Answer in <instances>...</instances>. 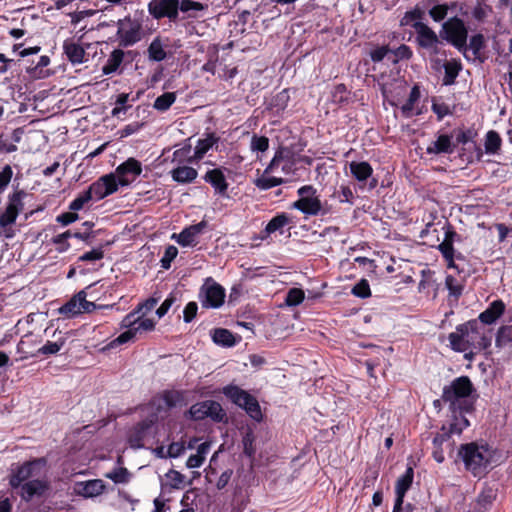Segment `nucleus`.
<instances>
[{
	"instance_id": "obj_32",
	"label": "nucleus",
	"mask_w": 512,
	"mask_h": 512,
	"mask_svg": "<svg viewBox=\"0 0 512 512\" xmlns=\"http://www.w3.org/2000/svg\"><path fill=\"white\" fill-rule=\"evenodd\" d=\"M213 341L221 346L232 347L236 343L235 336L227 329H215L212 332Z\"/></svg>"
},
{
	"instance_id": "obj_40",
	"label": "nucleus",
	"mask_w": 512,
	"mask_h": 512,
	"mask_svg": "<svg viewBox=\"0 0 512 512\" xmlns=\"http://www.w3.org/2000/svg\"><path fill=\"white\" fill-rule=\"evenodd\" d=\"M501 146V138L499 134L493 130L486 134L485 138V151L489 154L496 153Z\"/></svg>"
},
{
	"instance_id": "obj_20",
	"label": "nucleus",
	"mask_w": 512,
	"mask_h": 512,
	"mask_svg": "<svg viewBox=\"0 0 512 512\" xmlns=\"http://www.w3.org/2000/svg\"><path fill=\"white\" fill-rule=\"evenodd\" d=\"M206 222L201 221L183 229L179 234L174 233L171 238L183 247H194L198 244L199 236L206 228Z\"/></svg>"
},
{
	"instance_id": "obj_38",
	"label": "nucleus",
	"mask_w": 512,
	"mask_h": 512,
	"mask_svg": "<svg viewBox=\"0 0 512 512\" xmlns=\"http://www.w3.org/2000/svg\"><path fill=\"white\" fill-rule=\"evenodd\" d=\"M463 411L453 412V420L450 423L449 433L460 434L469 426L468 419L462 414Z\"/></svg>"
},
{
	"instance_id": "obj_33",
	"label": "nucleus",
	"mask_w": 512,
	"mask_h": 512,
	"mask_svg": "<svg viewBox=\"0 0 512 512\" xmlns=\"http://www.w3.org/2000/svg\"><path fill=\"white\" fill-rule=\"evenodd\" d=\"M124 52L120 49L114 50L109 58L107 59V62L102 68L103 74L109 75L111 73H114L120 66V64L123 61Z\"/></svg>"
},
{
	"instance_id": "obj_58",
	"label": "nucleus",
	"mask_w": 512,
	"mask_h": 512,
	"mask_svg": "<svg viewBox=\"0 0 512 512\" xmlns=\"http://www.w3.org/2000/svg\"><path fill=\"white\" fill-rule=\"evenodd\" d=\"M185 451V445L182 442H174L167 448V455L170 458H176L182 455Z\"/></svg>"
},
{
	"instance_id": "obj_1",
	"label": "nucleus",
	"mask_w": 512,
	"mask_h": 512,
	"mask_svg": "<svg viewBox=\"0 0 512 512\" xmlns=\"http://www.w3.org/2000/svg\"><path fill=\"white\" fill-rule=\"evenodd\" d=\"M186 403L185 394L182 391L170 390L155 396L145 408L149 418L135 426L128 434V443L132 448H141L144 439L150 434L152 426L163 418L167 410L182 406Z\"/></svg>"
},
{
	"instance_id": "obj_24",
	"label": "nucleus",
	"mask_w": 512,
	"mask_h": 512,
	"mask_svg": "<svg viewBox=\"0 0 512 512\" xmlns=\"http://www.w3.org/2000/svg\"><path fill=\"white\" fill-rule=\"evenodd\" d=\"M454 145L452 137L446 134L439 135L435 141H432L427 147L429 154L452 153Z\"/></svg>"
},
{
	"instance_id": "obj_7",
	"label": "nucleus",
	"mask_w": 512,
	"mask_h": 512,
	"mask_svg": "<svg viewBox=\"0 0 512 512\" xmlns=\"http://www.w3.org/2000/svg\"><path fill=\"white\" fill-rule=\"evenodd\" d=\"M223 394L237 406L243 408L251 418L261 420L262 412L258 401L245 390L235 385H228L223 388Z\"/></svg>"
},
{
	"instance_id": "obj_15",
	"label": "nucleus",
	"mask_w": 512,
	"mask_h": 512,
	"mask_svg": "<svg viewBox=\"0 0 512 512\" xmlns=\"http://www.w3.org/2000/svg\"><path fill=\"white\" fill-rule=\"evenodd\" d=\"M95 308L96 305L93 302L86 300V293L80 291L59 308V313L68 318H72L84 312H92Z\"/></svg>"
},
{
	"instance_id": "obj_52",
	"label": "nucleus",
	"mask_w": 512,
	"mask_h": 512,
	"mask_svg": "<svg viewBox=\"0 0 512 512\" xmlns=\"http://www.w3.org/2000/svg\"><path fill=\"white\" fill-rule=\"evenodd\" d=\"M64 343V339L55 342L48 341L39 349V353L44 355L56 354L63 347Z\"/></svg>"
},
{
	"instance_id": "obj_16",
	"label": "nucleus",
	"mask_w": 512,
	"mask_h": 512,
	"mask_svg": "<svg viewBox=\"0 0 512 512\" xmlns=\"http://www.w3.org/2000/svg\"><path fill=\"white\" fill-rule=\"evenodd\" d=\"M178 0H151L148 4V12L155 19L167 17L175 21L178 17Z\"/></svg>"
},
{
	"instance_id": "obj_55",
	"label": "nucleus",
	"mask_w": 512,
	"mask_h": 512,
	"mask_svg": "<svg viewBox=\"0 0 512 512\" xmlns=\"http://www.w3.org/2000/svg\"><path fill=\"white\" fill-rule=\"evenodd\" d=\"M447 13L448 6L446 4L435 5L429 10L431 18L436 22L443 20L447 16Z\"/></svg>"
},
{
	"instance_id": "obj_2",
	"label": "nucleus",
	"mask_w": 512,
	"mask_h": 512,
	"mask_svg": "<svg viewBox=\"0 0 512 512\" xmlns=\"http://www.w3.org/2000/svg\"><path fill=\"white\" fill-rule=\"evenodd\" d=\"M448 340L451 349L464 352L465 358L472 359L475 354L486 351L490 347L492 333L478 320H471L458 325L455 331L449 334Z\"/></svg>"
},
{
	"instance_id": "obj_60",
	"label": "nucleus",
	"mask_w": 512,
	"mask_h": 512,
	"mask_svg": "<svg viewBox=\"0 0 512 512\" xmlns=\"http://www.w3.org/2000/svg\"><path fill=\"white\" fill-rule=\"evenodd\" d=\"M175 302V297L173 295L168 296L160 307L156 310V315L158 318H162L169 311L173 303Z\"/></svg>"
},
{
	"instance_id": "obj_21",
	"label": "nucleus",
	"mask_w": 512,
	"mask_h": 512,
	"mask_svg": "<svg viewBox=\"0 0 512 512\" xmlns=\"http://www.w3.org/2000/svg\"><path fill=\"white\" fill-rule=\"evenodd\" d=\"M47 488H48V483L45 480H41V479L30 480V481L25 482L21 486L20 495L24 500L29 501L35 496L43 495L44 492L47 490Z\"/></svg>"
},
{
	"instance_id": "obj_51",
	"label": "nucleus",
	"mask_w": 512,
	"mask_h": 512,
	"mask_svg": "<svg viewBox=\"0 0 512 512\" xmlns=\"http://www.w3.org/2000/svg\"><path fill=\"white\" fill-rule=\"evenodd\" d=\"M352 294L360 298H368L371 295L369 283L366 279H361L353 288Z\"/></svg>"
},
{
	"instance_id": "obj_36",
	"label": "nucleus",
	"mask_w": 512,
	"mask_h": 512,
	"mask_svg": "<svg viewBox=\"0 0 512 512\" xmlns=\"http://www.w3.org/2000/svg\"><path fill=\"white\" fill-rule=\"evenodd\" d=\"M445 76L443 79V83L445 85H451L454 83L455 78L458 76L459 71L461 70L460 62L456 60H450L445 63Z\"/></svg>"
},
{
	"instance_id": "obj_46",
	"label": "nucleus",
	"mask_w": 512,
	"mask_h": 512,
	"mask_svg": "<svg viewBox=\"0 0 512 512\" xmlns=\"http://www.w3.org/2000/svg\"><path fill=\"white\" fill-rule=\"evenodd\" d=\"M512 341V325L501 327L496 336V346L504 347L506 344Z\"/></svg>"
},
{
	"instance_id": "obj_8",
	"label": "nucleus",
	"mask_w": 512,
	"mask_h": 512,
	"mask_svg": "<svg viewBox=\"0 0 512 512\" xmlns=\"http://www.w3.org/2000/svg\"><path fill=\"white\" fill-rule=\"evenodd\" d=\"M442 37L455 46L460 52L467 55L466 42H467V29L464 22L457 18H450L442 25Z\"/></svg>"
},
{
	"instance_id": "obj_39",
	"label": "nucleus",
	"mask_w": 512,
	"mask_h": 512,
	"mask_svg": "<svg viewBox=\"0 0 512 512\" xmlns=\"http://www.w3.org/2000/svg\"><path fill=\"white\" fill-rule=\"evenodd\" d=\"M424 12L419 8L407 11L402 17L400 23L402 26H412L416 30V24H423L420 20L423 18Z\"/></svg>"
},
{
	"instance_id": "obj_10",
	"label": "nucleus",
	"mask_w": 512,
	"mask_h": 512,
	"mask_svg": "<svg viewBox=\"0 0 512 512\" xmlns=\"http://www.w3.org/2000/svg\"><path fill=\"white\" fill-rule=\"evenodd\" d=\"M45 466L46 462L43 459L24 463L23 465L18 466L15 470H12L9 484L12 488H21L25 482L30 481V478L41 476Z\"/></svg>"
},
{
	"instance_id": "obj_43",
	"label": "nucleus",
	"mask_w": 512,
	"mask_h": 512,
	"mask_svg": "<svg viewBox=\"0 0 512 512\" xmlns=\"http://www.w3.org/2000/svg\"><path fill=\"white\" fill-rule=\"evenodd\" d=\"M149 57L154 61H162L166 57V52L159 39L152 41L148 48Z\"/></svg>"
},
{
	"instance_id": "obj_50",
	"label": "nucleus",
	"mask_w": 512,
	"mask_h": 512,
	"mask_svg": "<svg viewBox=\"0 0 512 512\" xmlns=\"http://www.w3.org/2000/svg\"><path fill=\"white\" fill-rule=\"evenodd\" d=\"M204 9V6L192 0H182L179 2V10L183 13H189L190 16H195L192 12H198Z\"/></svg>"
},
{
	"instance_id": "obj_27",
	"label": "nucleus",
	"mask_w": 512,
	"mask_h": 512,
	"mask_svg": "<svg viewBox=\"0 0 512 512\" xmlns=\"http://www.w3.org/2000/svg\"><path fill=\"white\" fill-rule=\"evenodd\" d=\"M197 170L189 166H178L171 171V176L178 183H190L197 177Z\"/></svg>"
},
{
	"instance_id": "obj_42",
	"label": "nucleus",
	"mask_w": 512,
	"mask_h": 512,
	"mask_svg": "<svg viewBox=\"0 0 512 512\" xmlns=\"http://www.w3.org/2000/svg\"><path fill=\"white\" fill-rule=\"evenodd\" d=\"M305 293L300 288H291L286 295L285 304L290 307L297 306L303 302Z\"/></svg>"
},
{
	"instance_id": "obj_53",
	"label": "nucleus",
	"mask_w": 512,
	"mask_h": 512,
	"mask_svg": "<svg viewBox=\"0 0 512 512\" xmlns=\"http://www.w3.org/2000/svg\"><path fill=\"white\" fill-rule=\"evenodd\" d=\"M178 249L177 247L170 245L165 249L164 255L161 259V265L164 269H169L171 266V262L177 257Z\"/></svg>"
},
{
	"instance_id": "obj_37",
	"label": "nucleus",
	"mask_w": 512,
	"mask_h": 512,
	"mask_svg": "<svg viewBox=\"0 0 512 512\" xmlns=\"http://www.w3.org/2000/svg\"><path fill=\"white\" fill-rule=\"evenodd\" d=\"M106 478L112 480L115 484H126L131 479L130 472L124 467H117L110 472L105 473Z\"/></svg>"
},
{
	"instance_id": "obj_29",
	"label": "nucleus",
	"mask_w": 512,
	"mask_h": 512,
	"mask_svg": "<svg viewBox=\"0 0 512 512\" xmlns=\"http://www.w3.org/2000/svg\"><path fill=\"white\" fill-rule=\"evenodd\" d=\"M205 180L209 182L218 193H224L227 189L226 179L219 169H213L206 173Z\"/></svg>"
},
{
	"instance_id": "obj_44",
	"label": "nucleus",
	"mask_w": 512,
	"mask_h": 512,
	"mask_svg": "<svg viewBox=\"0 0 512 512\" xmlns=\"http://www.w3.org/2000/svg\"><path fill=\"white\" fill-rule=\"evenodd\" d=\"M71 237L72 233L70 231H66L52 238V243L56 246V250L59 253L66 252L70 248L68 240Z\"/></svg>"
},
{
	"instance_id": "obj_49",
	"label": "nucleus",
	"mask_w": 512,
	"mask_h": 512,
	"mask_svg": "<svg viewBox=\"0 0 512 512\" xmlns=\"http://www.w3.org/2000/svg\"><path fill=\"white\" fill-rule=\"evenodd\" d=\"M90 200H92V197L88 191V189L81 194H79L69 205V209L71 211H79L81 210L85 204H87Z\"/></svg>"
},
{
	"instance_id": "obj_23",
	"label": "nucleus",
	"mask_w": 512,
	"mask_h": 512,
	"mask_svg": "<svg viewBox=\"0 0 512 512\" xmlns=\"http://www.w3.org/2000/svg\"><path fill=\"white\" fill-rule=\"evenodd\" d=\"M504 310L505 304L503 301L495 300L479 315V320L483 324H492L503 314Z\"/></svg>"
},
{
	"instance_id": "obj_17",
	"label": "nucleus",
	"mask_w": 512,
	"mask_h": 512,
	"mask_svg": "<svg viewBox=\"0 0 512 512\" xmlns=\"http://www.w3.org/2000/svg\"><path fill=\"white\" fill-rule=\"evenodd\" d=\"M119 189L118 182L115 175L107 174L99 178L96 182L90 185L88 191L92 199L101 200Z\"/></svg>"
},
{
	"instance_id": "obj_22",
	"label": "nucleus",
	"mask_w": 512,
	"mask_h": 512,
	"mask_svg": "<svg viewBox=\"0 0 512 512\" xmlns=\"http://www.w3.org/2000/svg\"><path fill=\"white\" fill-rule=\"evenodd\" d=\"M413 477V469L408 467L406 472L398 478L395 486L396 499L394 504L403 505L405 494L413 482Z\"/></svg>"
},
{
	"instance_id": "obj_54",
	"label": "nucleus",
	"mask_w": 512,
	"mask_h": 512,
	"mask_svg": "<svg viewBox=\"0 0 512 512\" xmlns=\"http://www.w3.org/2000/svg\"><path fill=\"white\" fill-rule=\"evenodd\" d=\"M445 284L447 289L449 290L450 295L454 297H458L462 293V285L460 282L455 279L453 276H447L445 280Z\"/></svg>"
},
{
	"instance_id": "obj_26",
	"label": "nucleus",
	"mask_w": 512,
	"mask_h": 512,
	"mask_svg": "<svg viewBox=\"0 0 512 512\" xmlns=\"http://www.w3.org/2000/svg\"><path fill=\"white\" fill-rule=\"evenodd\" d=\"M217 143V138L213 134L207 135L203 139H199L195 146L194 155L189 158L190 162L198 161Z\"/></svg>"
},
{
	"instance_id": "obj_56",
	"label": "nucleus",
	"mask_w": 512,
	"mask_h": 512,
	"mask_svg": "<svg viewBox=\"0 0 512 512\" xmlns=\"http://www.w3.org/2000/svg\"><path fill=\"white\" fill-rule=\"evenodd\" d=\"M76 211L65 212L56 217V221L62 226H67L78 220L79 216Z\"/></svg>"
},
{
	"instance_id": "obj_9",
	"label": "nucleus",
	"mask_w": 512,
	"mask_h": 512,
	"mask_svg": "<svg viewBox=\"0 0 512 512\" xmlns=\"http://www.w3.org/2000/svg\"><path fill=\"white\" fill-rule=\"evenodd\" d=\"M199 300L205 308H219L224 304L225 289L212 278H206L200 288Z\"/></svg>"
},
{
	"instance_id": "obj_4",
	"label": "nucleus",
	"mask_w": 512,
	"mask_h": 512,
	"mask_svg": "<svg viewBox=\"0 0 512 512\" xmlns=\"http://www.w3.org/2000/svg\"><path fill=\"white\" fill-rule=\"evenodd\" d=\"M296 164L297 157L295 153L288 148H280L254 183L262 190L279 186L295 174Z\"/></svg>"
},
{
	"instance_id": "obj_25",
	"label": "nucleus",
	"mask_w": 512,
	"mask_h": 512,
	"mask_svg": "<svg viewBox=\"0 0 512 512\" xmlns=\"http://www.w3.org/2000/svg\"><path fill=\"white\" fill-rule=\"evenodd\" d=\"M420 98V91L417 87H413L409 93V98L401 106V112L404 117L410 118L414 115H418L420 113V110L417 106V102Z\"/></svg>"
},
{
	"instance_id": "obj_6",
	"label": "nucleus",
	"mask_w": 512,
	"mask_h": 512,
	"mask_svg": "<svg viewBox=\"0 0 512 512\" xmlns=\"http://www.w3.org/2000/svg\"><path fill=\"white\" fill-rule=\"evenodd\" d=\"M473 385L466 376L456 378L443 390V400L450 405L453 412L467 411L471 406L470 397Z\"/></svg>"
},
{
	"instance_id": "obj_28",
	"label": "nucleus",
	"mask_w": 512,
	"mask_h": 512,
	"mask_svg": "<svg viewBox=\"0 0 512 512\" xmlns=\"http://www.w3.org/2000/svg\"><path fill=\"white\" fill-rule=\"evenodd\" d=\"M395 89L397 90L396 95L393 94V90L389 85H387L386 83L382 85V93L385 99L389 101L391 105L398 106L399 99L397 98V96L405 94L407 91V86L403 81H396Z\"/></svg>"
},
{
	"instance_id": "obj_19",
	"label": "nucleus",
	"mask_w": 512,
	"mask_h": 512,
	"mask_svg": "<svg viewBox=\"0 0 512 512\" xmlns=\"http://www.w3.org/2000/svg\"><path fill=\"white\" fill-rule=\"evenodd\" d=\"M106 485L101 479L78 481L73 485V493L83 498H95L102 495Z\"/></svg>"
},
{
	"instance_id": "obj_12",
	"label": "nucleus",
	"mask_w": 512,
	"mask_h": 512,
	"mask_svg": "<svg viewBox=\"0 0 512 512\" xmlns=\"http://www.w3.org/2000/svg\"><path fill=\"white\" fill-rule=\"evenodd\" d=\"M298 194L299 199L293 203V208L312 216L322 212V203L312 186H302L299 188Z\"/></svg>"
},
{
	"instance_id": "obj_14",
	"label": "nucleus",
	"mask_w": 512,
	"mask_h": 512,
	"mask_svg": "<svg viewBox=\"0 0 512 512\" xmlns=\"http://www.w3.org/2000/svg\"><path fill=\"white\" fill-rule=\"evenodd\" d=\"M142 173V165L135 158H128L111 175H115L118 186H128Z\"/></svg>"
},
{
	"instance_id": "obj_3",
	"label": "nucleus",
	"mask_w": 512,
	"mask_h": 512,
	"mask_svg": "<svg viewBox=\"0 0 512 512\" xmlns=\"http://www.w3.org/2000/svg\"><path fill=\"white\" fill-rule=\"evenodd\" d=\"M157 303L156 298H149L128 313L120 323V328L124 331L111 341L110 347L134 342L144 334L152 332L155 329L156 320L149 315L155 309Z\"/></svg>"
},
{
	"instance_id": "obj_31",
	"label": "nucleus",
	"mask_w": 512,
	"mask_h": 512,
	"mask_svg": "<svg viewBox=\"0 0 512 512\" xmlns=\"http://www.w3.org/2000/svg\"><path fill=\"white\" fill-rule=\"evenodd\" d=\"M351 174L358 180V181H365L367 180L373 172L372 167L368 162H356L352 161L349 164Z\"/></svg>"
},
{
	"instance_id": "obj_30",
	"label": "nucleus",
	"mask_w": 512,
	"mask_h": 512,
	"mask_svg": "<svg viewBox=\"0 0 512 512\" xmlns=\"http://www.w3.org/2000/svg\"><path fill=\"white\" fill-rule=\"evenodd\" d=\"M65 54L68 59L74 64H80L84 62L85 51L81 45L73 41L64 43Z\"/></svg>"
},
{
	"instance_id": "obj_64",
	"label": "nucleus",
	"mask_w": 512,
	"mask_h": 512,
	"mask_svg": "<svg viewBox=\"0 0 512 512\" xmlns=\"http://www.w3.org/2000/svg\"><path fill=\"white\" fill-rule=\"evenodd\" d=\"M244 452L248 456H252L255 453V449L253 447V436L251 433H247L243 438Z\"/></svg>"
},
{
	"instance_id": "obj_48",
	"label": "nucleus",
	"mask_w": 512,
	"mask_h": 512,
	"mask_svg": "<svg viewBox=\"0 0 512 512\" xmlns=\"http://www.w3.org/2000/svg\"><path fill=\"white\" fill-rule=\"evenodd\" d=\"M250 148L253 152H265L269 148V140L265 136L254 135L251 139Z\"/></svg>"
},
{
	"instance_id": "obj_5",
	"label": "nucleus",
	"mask_w": 512,
	"mask_h": 512,
	"mask_svg": "<svg viewBox=\"0 0 512 512\" xmlns=\"http://www.w3.org/2000/svg\"><path fill=\"white\" fill-rule=\"evenodd\" d=\"M465 467L474 476L484 475L495 461V451L486 444L469 443L459 450Z\"/></svg>"
},
{
	"instance_id": "obj_18",
	"label": "nucleus",
	"mask_w": 512,
	"mask_h": 512,
	"mask_svg": "<svg viewBox=\"0 0 512 512\" xmlns=\"http://www.w3.org/2000/svg\"><path fill=\"white\" fill-rule=\"evenodd\" d=\"M416 41L420 47L426 49L431 54L438 52L440 40L437 34L426 24H416Z\"/></svg>"
},
{
	"instance_id": "obj_45",
	"label": "nucleus",
	"mask_w": 512,
	"mask_h": 512,
	"mask_svg": "<svg viewBox=\"0 0 512 512\" xmlns=\"http://www.w3.org/2000/svg\"><path fill=\"white\" fill-rule=\"evenodd\" d=\"M438 249L442 253L443 257L447 261V265L450 268L455 267L454 265V248L452 242L449 240H444L441 244H439Z\"/></svg>"
},
{
	"instance_id": "obj_35",
	"label": "nucleus",
	"mask_w": 512,
	"mask_h": 512,
	"mask_svg": "<svg viewBox=\"0 0 512 512\" xmlns=\"http://www.w3.org/2000/svg\"><path fill=\"white\" fill-rule=\"evenodd\" d=\"M484 47V37L481 34H476L471 37L469 45L466 44L467 55L469 60L479 58L480 51Z\"/></svg>"
},
{
	"instance_id": "obj_11",
	"label": "nucleus",
	"mask_w": 512,
	"mask_h": 512,
	"mask_svg": "<svg viewBox=\"0 0 512 512\" xmlns=\"http://www.w3.org/2000/svg\"><path fill=\"white\" fill-rule=\"evenodd\" d=\"M23 192H16L9 197L8 205L5 211L0 215V227L3 229L5 237L12 238L14 231L11 226L16 221L19 213L23 209Z\"/></svg>"
},
{
	"instance_id": "obj_61",
	"label": "nucleus",
	"mask_w": 512,
	"mask_h": 512,
	"mask_svg": "<svg viewBox=\"0 0 512 512\" xmlns=\"http://www.w3.org/2000/svg\"><path fill=\"white\" fill-rule=\"evenodd\" d=\"M103 256H104V253H103L102 249L97 248V249H93L89 252L84 253L80 257V260L81 261H97V260L102 259Z\"/></svg>"
},
{
	"instance_id": "obj_63",
	"label": "nucleus",
	"mask_w": 512,
	"mask_h": 512,
	"mask_svg": "<svg viewBox=\"0 0 512 512\" xmlns=\"http://www.w3.org/2000/svg\"><path fill=\"white\" fill-rule=\"evenodd\" d=\"M17 147L14 143H12L8 138L4 136H0V154L1 153H11L16 151Z\"/></svg>"
},
{
	"instance_id": "obj_41",
	"label": "nucleus",
	"mask_w": 512,
	"mask_h": 512,
	"mask_svg": "<svg viewBox=\"0 0 512 512\" xmlns=\"http://www.w3.org/2000/svg\"><path fill=\"white\" fill-rule=\"evenodd\" d=\"M176 95L173 92H167L157 97L154 102V108L159 111H166L175 102Z\"/></svg>"
},
{
	"instance_id": "obj_62",
	"label": "nucleus",
	"mask_w": 512,
	"mask_h": 512,
	"mask_svg": "<svg viewBox=\"0 0 512 512\" xmlns=\"http://www.w3.org/2000/svg\"><path fill=\"white\" fill-rule=\"evenodd\" d=\"M197 304L195 302H189L184 308V321L190 322L196 316L197 313Z\"/></svg>"
},
{
	"instance_id": "obj_59",
	"label": "nucleus",
	"mask_w": 512,
	"mask_h": 512,
	"mask_svg": "<svg viewBox=\"0 0 512 512\" xmlns=\"http://www.w3.org/2000/svg\"><path fill=\"white\" fill-rule=\"evenodd\" d=\"M128 99H129V95L126 93H122L117 97L116 107H114L112 110L113 116H117L121 112H124L126 110V107L124 105L127 103Z\"/></svg>"
},
{
	"instance_id": "obj_34",
	"label": "nucleus",
	"mask_w": 512,
	"mask_h": 512,
	"mask_svg": "<svg viewBox=\"0 0 512 512\" xmlns=\"http://www.w3.org/2000/svg\"><path fill=\"white\" fill-rule=\"evenodd\" d=\"M290 223V218L287 214L281 213L272 218L265 227V233L270 235L279 231L282 233V228Z\"/></svg>"
},
{
	"instance_id": "obj_13",
	"label": "nucleus",
	"mask_w": 512,
	"mask_h": 512,
	"mask_svg": "<svg viewBox=\"0 0 512 512\" xmlns=\"http://www.w3.org/2000/svg\"><path fill=\"white\" fill-rule=\"evenodd\" d=\"M189 415L195 420L209 417L214 421H222L226 413L218 402L206 400L192 405L189 409Z\"/></svg>"
},
{
	"instance_id": "obj_57",
	"label": "nucleus",
	"mask_w": 512,
	"mask_h": 512,
	"mask_svg": "<svg viewBox=\"0 0 512 512\" xmlns=\"http://www.w3.org/2000/svg\"><path fill=\"white\" fill-rule=\"evenodd\" d=\"M13 172L10 166H5L0 171V192H2L7 185L10 183L12 178Z\"/></svg>"
},
{
	"instance_id": "obj_47",
	"label": "nucleus",
	"mask_w": 512,
	"mask_h": 512,
	"mask_svg": "<svg viewBox=\"0 0 512 512\" xmlns=\"http://www.w3.org/2000/svg\"><path fill=\"white\" fill-rule=\"evenodd\" d=\"M165 478L167 481V484L170 485L172 488L179 489L183 487L185 477L180 472L176 470H169L165 474Z\"/></svg>"
}]
</instances>
